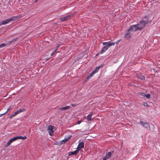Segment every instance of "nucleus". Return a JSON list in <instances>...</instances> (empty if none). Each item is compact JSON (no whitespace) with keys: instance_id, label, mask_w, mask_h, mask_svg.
<instances>
[{"instance_id":"obj_1","label":"nucleus","mask_w":160,"mask_h":160,"mask_svg":"<svg viewBox=\"0 0 160 160\" xmlns=\"http://www.w3.org/2000/svg\"><path fill=\"white\" fill-rule=\"evenodd\" d=\"M18 18L17 16H13L4 21H2L0 22V25H5L8 23L10 22L17 20Z\"/></svg>"},{"instance_id":"obj_2","label":"nucleus","mask_w":160,"mask_h":160,"mask_svg":"<svg viewBox=\"0 0 160 160\" xmlns=\"http://www.w3.org/2000/svg\"><path fill=\"white\" fill-rule=\"evenodd\" d=\"M20 139V136H17L11 139L8 142L7 144L6 145V147H8L12 142L17 139Z\"/></svg>"},{"instance_id":"obj_3","label":"nucleus","mask_w":160,"mask_h":160,"mask_svg":"<svg viewBox=\"0 0 160 160\" xmlns=\"http://www.w3.org/2000/svg\"><path fill=\"white\" fill-rule=\"evenodd\" d=\"M151 20L150 21H149V20H148V21H144L143 20V18H142L139 22L141 24L142 26L144 28L146 25L151 22Z\"/></svg>"},{"instance_id":"obj_4","label":"nucleus","mask_w":160,"mask_h":160,"mask_svg":"<svg viewBox=\"0 0 160 160\" xmlns=\"http://www.w3.org/2000/svg\"><path fill=\"white\" fill-rule=\"evenodd\" d=\"M140 123L141 124L144 128H147V129H149L150 130V127L149 124L145 122L142 121H140Z\"/></svg>"},{"instance_id":"obj_5","label":"nucleus","mask_w":160,"mask_h":160,"mask_svg":"<svg viewBox=\"0 0 160 160\" xmlns=\"http://www.w3.org/2000/svg\"><path fill=\"white\" fill-rule=\"evenodd\" d=\"M54 130V127L50 125L48 128V131L49 135L51 136H52L53 135V132Z\"/></svg>"},{"instance_id":"obj_6","label":"nucleus","mask_w":160,"mask_h":160,"mask_svg":"<svg viewBox=\"0 0 160 160\" xmlns=\"http://www.w3.org/2000/svg\"><path fill=\"white\" fill-rule=\"evenodd\" d=\"M71 16L69 15L65 16L64 17H61L60 18L61 22L69 20Z\"/></svg>"},{"instance_id":"obj_7","label":"nucleus","mask_w":160,"mask_h":160,"mask_svg":"<svg viewBox=\"0 0 160 160\" xmlns=\"http://www.w3.org/2000/svg\"><path fill=\"white\" fill-rule=\"evenodd\" d=\"M129 30H130L131 32H135L137 31H138L136 24L131 26L129 28Z\"/></svg>"},{"instance_id":"obj_8","label":"nucleus","mask_w":160,"mask_h":160,"mask_svg":"<svg viewBox=\"0 0 160 160\" xmlns=\"http://www.w3.org/2000/svg\"><path fill=\"white\" fill-rule=\"evenodd\" d=\"M130 31H131L130 30H129V28L127 30L126 32V33L124 35V37L127 38L128 39L130 37Z\"/></svg>"},{"instance_id":"obj_9","label":"nucleus","mask_w":160,"mask_h":160,"mask_svg":"<svg viewBox=\"0 0 160 160\" xmlns=\"http://www.w3.org/2000/svg\"><path fill=\"white\" fill-rule=\"evenodd\" d=\"M114 152V151L112 150L110 152H107L105 156L108 159L110 158L112 156V154Z\"/></svg>"},{"instance_id":"obj_10","label":"nucleus","mask_w":160,"mask_h":160,"mask_svg":"<svg viewBox=\"0 0 160 160\" xmlns=\"http://www.w3.org/2000/svg\"><path fill=\"white\" fill-rule=\"evenodd\" d=\"M84 143L83 142H80L78 146V147L77 148V149H78V150H79V151L82 148H84Z\"/></svg>"},{"instance_id":"obj_11","label":"nucleus","mask_w":160,"mask_h":160,"mask_svg":"<svg viewBox=\"0 0 160 160\" xmlns=\"http://www.w3.org/2000/svg\"><path fill=\"white\" fill-rule=\"evenodd\" d=\"M79 152V150H78V149L75 150L74 151L69 152L68 153V155L69 156H70L72 155H75L77 154V153H78Z\"/></svg>"},{"instance_id":"obj_12","label":"nucleus","mask_w":160,"mask_h":160,"mask_svg":"<svg viewBox=\"0 0 160 160\" xmlns=\"http://www.w3.org/2000/svg\"><path fill=\"white\" fill-rule=\"evenodd\" d=\"M20 113V109H18V111H16L12 115H11L10 117L9 118L10 119H11L15 116L17 115L18 114H19Z\"/></svg>"},{"instance_id":"obj_13","label":"nucleus","mask_w":160,"mask_h":160,"mask_svg":"<svg viewBox=\"0 0 160 160\" xmlns=\"http://www.w3.org/2000/svg\"><path fill=\"white\" fill-rule=\"evenodd\" d=\"M136 25L137 27V28L138 29V31H141L144 28L142 26V25L139 22L136 24Z\"/></svg>"},{"instance_id":"obj_14","label":"nucleus","mask_w":160,"mask_h":160,"mask_svg":"<svg viewBox=\"0 0 160 160\" xmlns=\"http://www.w3.org/2000/svg\"><path fill=\"white\" fill-rule=\"evenodd\" d=\"M108 48L106 47V46H105L103 48H102V50L100 52V53L101 54H103V53L105 52L108 50Z\"/></svg>"},{"instance_id":"obj_15","label":"nucleus","mask_w":160,"mask_h":160,"mask_svg":"<svg viewBox=\"0 0 160 160\" xmlns=\"http://www.w3.org/2000/svg\"><path fill=\"white\" fill-rule=\"evenodd\" d=\"M137 77L138 78L142 80H144L145 79V77L144 76L140 74L137 75Z\"/></svg>"},{"instance_id":"obj_16","label":"nucleus","mask_w":160,"mask_h":160,"mask_svg":"<svg viewBox=\"0 0 160 160\" xmlns=\"http://www.w3.org/2000/svg\"><path fill=\"white\" fill-rule=\"evenodd\" d=\"M70 108H71V107L70 106H66L64 107L60 108H59V110L61 111H63L68 109Z\"/></svg>"},{"instance_id":"obj_17","label":"nucleus","mask_w":160,"mask_h":160,"mask_svg":"<svg viewBox=\"0 0 160 160\" xmlns=\"http://www.w3.org/2000/svg\"><path fill=\"white\" fill-rule=\"evenodd\" d=\"M62 45V44H58V45H57V46L54 48H52V50H53V49H54L55 50H56L57 51L58 49L60 47V46L61 45Z\"/></svg>"},{"instance_id":"obj_18","label":"nucleus","mask_w":160,"mask_h":160,"mask_svg":"<svg viewBox=\"0 0 160 160\" xmlns=\"http://www.w3.org/2000/svg\"><path fill=\"white\" fill-rule=\"evenodd\" d=\"M72 136L71 135H69L68 138H66L64 140H65V141L64 142V143L68 141L71 137Z\"/></svg>"},{"instance_id":"obj_19","label":"nucleus","mask_w":160,"mask_h":160,"mask_svg":"<svg viewBox=\"0 0 160 160\" xmlns=\"http://www.w3.org/2000/svg\"><path fill=\"white\" fill-rule=\"evenodd\" d=\"M87 119L88 120V122H89V121L92 120V116H88V115L87 116Z\"/></svg>"},{"instance_id":"obj_20","label":"nucleus","mask_w":160,"mask_h":160,"mask_svg":"<svg viewBox=\"0 0 160 160\" xmlns=\"http://www.w3.org/2000/svg\"><path fill=\"white\" fill-rule=\"evenodd\" d=\"M149 15H145L144 16H143L142 18H143V20L144 19V18L146 19V21H148V18H149Z\"/></svg>"},{"instance_id":"obj_21","label":"nucleus","mask_w":160,"mask_h":160,"mask_svg":"<svg viewBox=\"0 0 160 160\" xmlns=\"http://www.w3.org/2000/svg\"><path fill=\"white\" fill-rule=\"evenodd\" d=\"M100 66H98V67H96V68L95 69L94 71L96 72L97 73L98 72V70H99V68H100Z\"/></svg>"},{"instance_id":"obj_22","label":"nucleus","mask_w":160,"mask_h":160,"mask_svg":"<svg viewBox=\"0 0 160 160\" xmlns=\"http://www.w3.org/2000/svg\"><path fill=\"white\" fill-rule=\"evenodd\" d=\"M138 94L144 97H145V93L144 92H139Z\"/></svg>"},{"instance_id":"obj_23","label":"nucleus","mask_w":160,"mask_h":160,"mask_svg":"<svg viewBox=\"0 0 160 160\" xmlns=\"http://www.w3.org/2000/svg\"><path fill=\"white\" fill-rule=\"evenodd\" d=\"M145 97H146L148 99L150 97V95L149 93L145 94Z\"/></svg>"},{"instance_id":"obj_24","label":"nucleus","mask_w":160,"mask_h":160,"mask_svg":"<svg viewBox=\"0 0 160 160\" xmlns=\"http://www.w3.org/2000/svg\"><path fill=\"white\" fill-rule=\"evenodd\" d=\"M9 109H8L5 113H4L3 114H0V117H2L3 116V115H5V114H6L7 113V112H8L9 111Z\"/></svg>"},{"instance_id":"obj_25","label":"nucleus","mask_w":160,"mask_h":160,"mask_svg":"<svg viewBox=\"0 0 160 160\" xmlns=\"http://www.w3.org/2000/svg\"><path fill=\"white\" fill-rule=\"evenodd\" d=\"M27 138L26 136H24L23 137L21 136V139L23 140H25Z\"/></svg>"},{"instance_id":"obj_26","label":"nucleus","mask_w":160,"mask_h":160,"mask_svg":"<svg viewBox=\"0 0 160 160\" xmlns=\"http://www.w3.org/2000/svg\"><path fill=\"white\" fill-rule=\"evenodd\" d=\"M5 46H6V44L4 43H2L1 44H0V48H2Z\"/></svg>"},{"instance_id":"obj_27","label":"nucleus","mask_w":160,"mask_h":160,"mask_svg":"<svg viewBox=\"0 0 160 160\" xmlns=\"http://www.w3.org/2000/svg\"><path fill=\"white\" fill-rule=\"evenodd\" d=\"M143 105L144 106H149V105L148 104V103L146 102H144L143 103Z\"/></svg>"},{"instance_id":"obj_28","label":"nucleus","mask_w":160,"mask_h":160,"mask_svg":"<svg viewBox=\"0 0 160 160\" xmlns=\"http://www.w3.org/2000/svg\"><path fill=\"white\" fill-rule=\"evenodd\" d=\"M18 38H15L13 39L10 42H14V41H16Z\"/></svg>"},{"instance_id":"obj_29","label":"nucleus","mask_w":160,"mask_h":160,"mask_svg":"<svg viewBox=\"0 0 160 160\" xmlns=\"http://www.w3.org/2000/svg\"><path fill=\"white\" fill-rule=\"evenodd\" d=\"M106 46V47L108 48H108H109L110 47H111V44L110 43H108L107 45V46Z\"/></svg>"},{"instance_id":"obj_30","label":"nucleus","mask_w":160,"mask_h":160,"mask_svg":"<svg viewBox=\"0 0 160 160\" xmlns=\"http://www.w3.org/2000/svg\"><path fill=\"white\" fill-rule=\"evenodd\" d=\"M91 77H90V75H89V76H87V77L86 78V80H89L90 78Z\"/></svg>"},{"instance_id":"obj_31","label":"nucleus","mask_w":160,"mask_h":160,"mask_svg":"<svg viewBox=\"0 0 160 160\" xmlns=\"http://www.w3.org/2000/svg\"><path fill=\"white\" fill-rule=\"evenodd\" d=\"M108 159L107 157L105 156L103 158H102V160H107Z\"/></svg>"},{"instance_id":"obj_32","label":"nucleus","mask_w":160,"mask_h":160,"mask_svg":"<svg viewBox=\"0 0 160 160\" xmlns=\"http://www.w3.org/2000/svg\"><path fill=\"white\" fill-rule=\"evenodd\" d=\"M111 46L114 45L115 44V42H110Z\"/></svg>"},{"instance_id":"obj_33","label":"nucleus","mask_w":160,"mask_h":160,"mask_svg":"<svg viewBox=\"0 0 160 160\" xmlns=\"http://www.w3.org/2000/svg\"><path fill=\"white\" fill-rule=\"evenodd\" d=\"M52 50V53H53V54H54V53L55 52H56V50H55L54 49H53Z\"/></svg>"},{"instance_id":"obj_34","label":"nucleus","mask_w":160,"mask_h":160,"mask_svg":"<svg viewBox=\"0 0 160 160\" xmlns=\"http://www.w3.org/2000/svg\"><path fill=\"white\" fill-rule=\"evenodd\" d=\"M120 41V40H118L115 42V43H116L117 45H118Z\"/></svg>"},{"instance_id":"obj_35","label":"nucleus","mask_w":160,"mask_h":160,"mask_svg":"<svg viewBox=\"0 0 160 160\" xmlns=\"http://www.w3.org/2000/svg\"><path fill=\"white\" fill-rule=\"evenodd\" d=\"M93 114L92 112H91L88 115V116H92H92L93 115Z\"/></svg>"},{"instance_id":"obj_36","label":"nucleus","mask_w":160,"mask_h":160,"mask_svg":"<svg viewBox=\"0 0 160 160\" xmlns=\"http://www.w3.org/2000/svg\"><path fill=\"white\" fill-rule=\"evenodd\" d=\"M90 77H92L94 75V74H93V73L91 72L89 74Z\"/></svg>"},{"instance_id":"obj_37","label":"nucleus","mask_w":160,"mask_h":160,"mask_svg":"<svg viewBox=\"0 0 160 160\" xmlns=\"http://www.w3.org/2000/svg\"><path fill=\"white\" fill-rule=\"evenodd\" d=\"M25 109L24 108H21V112H23L25 111Z\"/></svg>"},{"instance_id":"obj_38","label":"nucleus","mask_w":160,"mask_h":160,"mask_svg":"<svg viewBox=\"0 0 160 160\" xmlns=\"http://www.w3.org/2000/svg\"><path fill=\"white\" fill-rule=\"evenodd\" d=\"M71 105L72 107H75L76 106L75 104H71Z\"/></svg>"},{"instance_id":"obj_39","label":"nucleus","mask_w":160,"mask_h":160,"mask_svg":"<svg viewBox=\"0 0 160 160\" xmlns=\"http://www.w3.org/2000/svg\"><path fill=\"white\" fill-rule=\"evenodd\" d=\"M108 42H102V44L103 45H105L106 44L108 43Z\"/></svg>"},{"instance_id":"obj_40","label":"nucleus","mask_w":160,"mask_h":160,"mask_svg":"<svg viewBox=\"0 0 160 160\" xmlns=\"http://www.w3.org/2000/svg\"><path fill=\"white\" fill-rule=\"evenodd\" d=\"M91 72L93 73V74L94 75L96 73V72L94 70L93 71H92Z\"/></svg>"},{"instance_id":"obj_41","label":"nucleus","mask_w":160,"mask_h":160,"mask_svg":"<svg viewBox=\"0 0 160 160\" xmlns=\"http://www.w3.org/2000/svg\"><path fill=\"white\" fill-rule=\"evenodd\" d=\"M81 121H78L77 122V124H80L81 123Z\"/></svg>"},{"instance_id":"obj_42","label":"nucleus","mask_w":160,"mask_h":160,"mask_svg":"<svg viewBox=\"0 0 160 160\" xmlns=\"http://www.w3.org/2000/svg\"><path fill=\"white\" fill-rule=\"evenodd\" d=\"M53 54H53V53H52L51 54V55H50L51 56H52Z\"/></svg>"},{"instance_id":"obj_43","label":"nucleus","mask_w":160,"mask_h":160,"mask_svg":"<svg viewBox=\"0 0 160 160\" xmlns=\"http://www.w3.org/2000/svg\"><path fill=\"white\" fill-rule=\"evenodd\" d=\"M62 142H63L64 143V142L65 141L64 140V139H63L62 140Z\"/></svg>"},{"instance_id":"obj_44","label":"nucleus","mask_w":160,"mask_h":160,"mask_svg":"<svg viewBox=\"0 0 160 160\" xmlns=\"http://www.w3.org/2000/svg\"><path fill=\"white\" fill-rule=\"evenodd\" d=\"M38 0H35V2H36Z\"/></svg>"},{"instance_id":"obj_45","label":"nucleus","mask_w":160,"mask_h":160,"mask_svg":"<svg viewBox=\"0 0 160 160\" xmlns=\"http://www.w3.org/2000/svg\"><path fill=\"white\" fill-rule=\"evenodd\" d=\"M2 25H0V26H1Z\"/></svg>"}]
</instances>
